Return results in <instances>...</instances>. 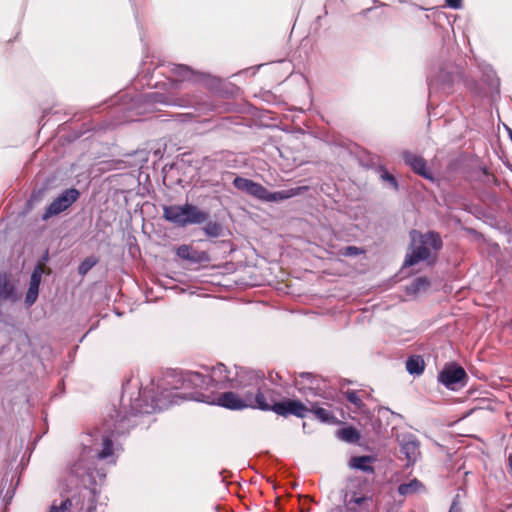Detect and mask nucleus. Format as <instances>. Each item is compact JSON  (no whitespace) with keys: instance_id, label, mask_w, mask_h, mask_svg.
<instances>
[{"instance_id":"1","label":"nucleus","mask_w":512,"mask_h":512,"mask_svg":"<svg viewBox=\"0 0 512 512\" xmlns=\"http://www.w3.org/2000/svg\"><path fill=\"white\" fill-rule=\"evenodd\" d=\"M234 369H228L223 363H218L209 369V374L181 370L168 374L155 384L151 380V388L143 387L138 377H130L122 385L121 405L127 413L151 414L163 411L180 400L195 401V394L232 389Z\"/></svg>"},{"instance_id":"2","label":"nucleus","mask_w":512,"mask_h":512,"mask_svg":"<svg viewBox=\"0 0 512 512\" xmlns=\"http://www.w3.org/2000/svg\"><path fill=\"white\" fill-rule=\"evenodd\" d=\"M138 414H132L130 408H127V413H125L121 404L118 409L114 408L109 418L105 419L104 425L110 435H101L100 450L94 447L96 444L93 443V435H86V439L82 441L83 451L80 457L69 467L70 475L77 479L76 484L87 487V485L96 483L93 472L94 459L104 460L113 456L114 445L111 437L128 434L130 429L136 426L134 417Z\"/></svg>"},{"instance_id":"3","label":"nucleus","mask_w":512,"mask_h":512,"mask_svg":"<svg viewBox=\"0 0 512 512\" xmlns=\"http://www.w3.org/2000/svg\"><path fill=\"white\" fill-rule=\"evenodd\" d=\"M125 95L118 96L112 100V105H116V113H123L124 115L118 119V122H126L132 120L127 112H131L138 103L146 102L149 104H162L166 106H177L181 108H194L198 112L206 113L214 110V105L209 97L203 93H187L182 96H174L169 93L149 92L137 95L131 98L129 102L123 100Z\"/></svg>"},{"instance_id":"4","label":"nucleus","mask_w":512,"mask_h":512,"mask_svg":"<svg viewBox=\"0 0 512 512\" xmlns=\"http://www.w3.org/2000/svg\"><path fill=\"white\" fill-rule=\"evenodd\" d=\"M163 218L178 228L202 226V232L209 239L226 236L227 229L220 221L212 220L209 211L190 202L164 206Z\"/></svg>"},{"instance_id":"5","label":"nucleus","mask_w":512,"mask_h":512,"mask_svg":"<svg viewBox=\"0 0 512 512\" xmlns=\"http://www.w3.org/2000/svg\"><path fill=\"white\" fill-rule=\"evenodd\" d=\"M233 390H236L248 403L250 409L263 410L274 391L268 388L262 371L246 367H234Z\"/></svg>"},{"instance_id":"6","label":"nucleus","mask_w":512,"mask_h":512,"mask_svg":"<svg viewBox=\"0 0 512 512\" xmlns=\"http://www.w3.org/2000/svg\"><path fill=\"white\" fill-rule=\"evenodd\" d=\"M410 238V252L406 254L403 268L412 267L421 261L428 260L431 256V250L439 251L443 246L440 235L435 231L421 233L417 230H411Z\"/></svg>"},{"instance_id":"7","label":"nucleus","mask_w":512,"mask_h":512,"mask_svg":"<svg viewBox=\"0 0 512 512\" xmlns=\"http://www.w3.org/2000/svg\"><path fill=\"white\" fill-rule=\"evenodd\" d=\"M158 69H162L159 72L160 74H170V76H167L168 82L164 83L166 89H179L180 84L185 81L194 84L203 83L207 86H211L216 81L210 75L196 71L184 64H162Z\"/></svg>"},{"instance_id":"8","label":"nucleus","mask_w":512,"mask_h":512,"mask_svg":"<svg viewBox=\"0 0 512 512\" xmlns=\"http://www.w3.org/2000/svg\"><path fill=\"white\" fill-rule=\"evenodd\" d=\"M194 396L195 402L217 405L233 411H241L249 408L248 403L236 390L224 391L222 393L206 392L203 394H195Z\"/></svg>"},{"instance_id":"9","label":"nucleus","mask_w":512,"mask_h":512,"mask_svg":"<svg viewBox=\"0 0 512 512\" xmlns=\"http://www.w3.org/2000/svg\"><path fill=\"white\" fill-rule=\"evenodd\" d=\"M454 72L450 63H443L433 67L427 77L429 94L438 92L448 93L454 84Z\"/></svg>"},{"instance_id":"10","label":"nucleus","mask_w":512,"mask_h":512,"mask_svg":"<svg viewBox=\"0 0 512 512\" xmlns=\"http://www.w3.org/2000/svg\"><path fill=\"white\" fill-rule=\"evenodd\" d=\"M437 380L448 390L458 391L467 385L469 377L461 365L448 362L438 373Z\"/></svg>"},{"instance_id":"11","label":"nucleus","mask_w":512,"mask_h":512,"mask_svg":"<svg viewBox=\"0 0 512 512\" xmlns=\"http://www.w3.org/2000/svg\"><path fill=\"white\" fill-rule=\"evenodd\" d=\"M262 411H273L284 417L294 415L298 418H305L309 408L298 399L284 398L277 401L271 395L267 401V407L263 408Z\"/></svg>"},{"instance_id":"12","label":"nucleus","mask_w":512,"mask_h":512,"mask_svg":"<svg viewBox=\"0 0 512 512\" xmlns=\"http://www.w3.org/2000/svg\"><path fill=\"white\" fill-rule=\"evenodd\" d=\"M80 197V191L71 187L62 191L45 209L41 216L43 221L61 214L69 209Z\"/></svg>"},{"instance_id":"13","label":"nucleus","mask_w":512,"mask_h":512,"mask_svg":"<svg viewBox=\"0 0 512 512\" xmlns=\"http://www.w3.org/2000/svg\"><path fill=\"white\" fill-rule=\"evenodd\" d=\"M402 158L404 163L409 166L415 174L430 182L436 181L434 174L427 166V161L422 156L416 155L410 151H403Z\"/></svg>"},{"instance_id":"14","label":"nucleus","mask_w":512,"mask_h":512,"mask_svg":"<svg viewBox=\"0 0 512 512\" xmlns=\"http://www.w3.org/2000/svg\"><path fill=\"white\" fill-rule=\"evenodd\" d=\"M400 451L405 455L407 465H413L420 456V443L414 435H404L400 440Z\"/></svg>"},{"instance_id":"15","label":"nucleus","mask_w":512,"mask_h":512,"mask_svg":"<svg viewBox=\"0 0 512 512\" xmlns=\"http://www.w3.org/2000/svg\"><path fill=\"white\" fill-rule=\"evenodd\" d=\"M21 299V293L18 291L15 283L5 272H0V300L11 303L18 302Z\"/></svg>"},{"instance_id":"16","label":"nucleus","mask_w":512,"mask_h":512,"mask_svg":"<svg viewBox=\"0 0 512 512\" xmlns=\"http://www.w3.org/2000/svg\"><path fill=\"white\" fill-rule=\"evenodd\" d=\"M322 379L311 372H301L296 378V386L300 391L308 389L313 395H321Z\"/></svg>"},{"instance_id":"17","label":"nucleus","mask_w":512,"mask_h":512,"mask_svg":"<svg viewBox=\"0 0 512 512\" xmlns=\"http://www.w3.org/2000/svg\"><path fill=\"white\" fill-rule=\"evenodd\" d=\"M176 255L192 264H200L208 261V255L205 251H198L191 248L189 245L182 244L177 247Z\"/></svg>"},{"instance_id":"18","label":"nucleus","mask_w":512,"mask_h":512,"mask_svg":"<svg viewBox=\"0 0 512 512\" xmlns=\"http://www.w3.org/2000/svg\"><path fill=\"white\" fill-rule=\"evenodd\" d=\"M375 458L371 455L353 456L349 460V467L364 473L373 474L374 468L371 465Z\"/></svg>"},{"instance_id":"19","label":"nucleus","mask_w":512,"mask_h":512,"mask_svg":"<svg viewBox=\"0 0 512 512\" xmlns=\"http://www.w3.org/2000/svg\"><path fill=\"white\" fill-rule=\"evenodd\" d=\"M308 412L312 413L321 423L336 424L338 422L337 418L330 410L320 407L317 403H313Z\"/></svg>"},{"instance_id":"20","label":"nucleus","mask_w":512,"mask_h":512,"mask_svg":"<svg viewBox=\"0 0 512 512\" xmlns=\"http://www.w3.org/2000/svg\"><path fill=\"white\" fill-rule=\"evenodd\" d=\"M430 287V280L426 276L416 277L412 282L406 286V293L409 295H416Z\"/></svg>"},{"instance_id":"21","label":"nucleus","mask_w":512,"mask_h":512,"mask_svg":"<svg viewBox=\"0 0 512 512\" xmlns=\"http://www.w3.org/2000/svg\"><path fill=\"white\" fill-rule=\"evenodd\" d=\"M425 368L424 360L419 355H413L408 357L406 361V370L409 374L419 376L423 373Z\"/></svg>"},{"instance_id":"22","label":"nucleus","mask_w":512,"mask_h":512,"mask_svg":"<svg viewBox=\"0 0 512 512\" xmlns=\"http://www.w3.org/2000/svg\"><path fill=\"white\" fill-rule=\"evenodd\" d=\"M337 437L346 443L354 444L360 439V432L353 426H346L337 431Z\"/></svg>"},{"instance_id":"23","label":"nucleus","mask_w":512,"mask_h":512,"mask_svg":"<svg viewBox=\"0 0 512 512\" xmlns=\"http://www.w3.org/2000/svg\"><path fill=\"white\" fill-rule=\"evenodd\" d=\"M300 189L301 188H292V189H288V190L275 191V192L268 190L265 202H279L282 200L289 199L291 197L298 195Z\"/></svg>"},{"instance_id":"24","label":"nucleus","mask_w":512,"mask_h":512,"mask_svg":"<svg viewBox=\"0 0 512 512\" xmlns=\"http://www.w3.org/2000/svg\"><path fill=\"white\" fill-rule=\"evenodd\" d=\"M422 483L418 479H412L411 481L407 483H402L398 486V493L401 496H408L411 494L416 493L421 487Z\"/></svg>"},{"instance_id":"25","label":"nucleus","mask_w":512,"mask_h":512,"mask_svg":"<svg viewBox=\"0 0 512 512\" xmlns=\"http://www.w3.org/2000/svg\"><path fill=\"white\" fill-rule=\"evenodd\" d=\"M474 173L476 175V179L485 185L497 183L495 176H493L485 166L479 167Z\"/></svg>"},{"instance_id":"26","label":"nucleus","mask_w":512,"mask_h":512,"mask_svg":"<svg viewBox=\"0 0 512 512\" xmlns=\"http://www.w3.org/2000/svg\"><path fill=\"white\" fill-rule=\"evenodd\" d=\"M99 259L96 256H88L83 259L78 266V274L85 276L97 263Z\"/></svg>"},{"instance_id":"27","label":"nucleus","mask_w":512,"mask_h":512,"mask_svg":"<svg viewBox=\"0 0 512 512\" xmlns=\"http://www.w3.org/2000/svg\"><path fill=\"white\" fill-rule=\"evenodd\" d=\"M267 193H268L267 188H265L260 183L253 181L247 194L250 196H253L259 200L266 201Z\"/></svg>"},{"instance_id":"28","label":"nucleus","mask_w":512,"mask_h":512,"mask_svg":"<svg viewBox=\"0 0 512 512\" xmlns=\"http://www.w3.org/2000/svg\"><path fill=\"white\" fill-rule=\"evenodd\" d=\"M39 290H40L39 288L28 285V289L25 293V298H24V305L26 308H30L31 306H33L36 303L38 296H39Z\"/></svg>"},{"instance_id":"29","label":"nucleus","mask_w":512,"mask_h":512,"mask_svg":"<svg viewBox=\"0 0 512 512\" xmlns=\"http://www.w3.org/2000/svg\"><path fill=\"white\" fill-rule=\"evenodd\" d=\"M43 273L44 270L41 265H35L30 275L29 285L40 289Z\"/></svg>"},{"instance_id":"30","label":"nucleus","mask_w":512,"mask_h":512,"mask_svg":"<svg viewBox=\"0 0 512 512\" xmlns=\"http://www.w3.org/2000/svg\"><path fill=\"white\" fill-rule=\"evenodd\" d=\"M72 507V501L70 498H66L61 500L59 504L54 501L52 505L50 506L49 512H70V509Z\"/></svg>"},{"instance_id":"31","label":"nucleus","mask_w":512,"mask_h":512,"mask_svg":"<svg viewBox=\"0 0 512 512\" xmlns=\"http://www.w3.org/2000/svg\"><path fill=\"white\" fill-rule=\"evenodd\" d=\"M252 182H253V180H251V179H247V178H243V177L237 176L233 180V186L236 189H238V190H241V191H244V192L248 193L249 188H250Z\"/></svg>"},{"instance_id":"32","label":"nucleus","mask_w":512,"mask_h":512,"mask_svg":"<svg viewBox=\"0 0 512 512\" xmlns=\"http://www.w3.org/2000/svg\"><path fill=\"white\" fill-rule=\"evenodd\" d=\"M45 193H46L45 187L34 189L28 199V204H30V205L38 204L39 202L42 201Z\"/></svg>"},{"instance_id":"33","label":"nucleus","mask_w":512,"mask_h":512,"mask_svg":"<svg viewBox=\"0 0 512 512\" xmlns=\"http://www.w3.org/2000/svg\"><path fill=\"white\" fill-rule=\"evenodd\" d=\"M346 399L353 405H355L357 408H360L363 406L362 399L358 396L357 392L355 390H348L345 392Z\"/></svg>"},{"instance_id":"34","label":"nucleus","mask_w":512,"mask_h":512,"mask_svg":"<svg viewBox=\"0 0 512 512\" xmlns=\"http://www.w3.org/2000/svg\"><path fill=\"white\" fill-rule=\"evenodd\" d=\"M381 179L385 182H388L395 191L399 190V183L395 176L390 174L387 170H383L381 175Z\"/></svg>"},{"instance_id":"35","label":"nucleus","mask_w":512,"mask_h":512,"mask_svg":"<svg viewBox=\"0 0 512 512\" xmlns=\"http://www.w3.org/2000/svg\"><path fill=\"white\" fill-rule=\"evenodd\" d=\"M362 253H364V250L353 245L346 246L341 250V255L345 257H355Z\"/></svg>"},{"instance_id":"36","label":"nucleus","mask_w":512,"mask_h":512,"mask_svg":"<svg viewBox=\"0 0 512 512\" xmlns=\"http://www.w3.org/2000/svg\"><path fill=\"white\" fill-rule=\"evenodd\" d=\"M93 472L94 476L96 477V483H93L92 485H87V487H90L91 490L95 491V487L105 479L106 473L103 469H97L94 465Z\"/></svg>"},{"instance_id":"37","label":"nucleus","mask_w":512,"mask_h":512,"mask_svg":"<svg viewBox=\"0 0 512 512\" xmlns=\"http://www.w3.org/2000/svg\"><path fill=\"white\" fill-rule=\"evenodd\" d=\"M447 7L451 9H460L462 7V0H445Z\"/></svg>"},{"instance_id":"38","label":"nucleus","mask_w":512,"mask_h":512,"mask_svg":"<svg viewBox=\"0 0 512 512\" xmlns=\"http://www.w3.org/2000/svg\"><path fill=\"white\" fill-rule=\"evenodd\" d=\"M49 260V251L46 250L44 254L41 256V258L38 260L36 265H41V268H43V265H45Z\"/></svg>"},{"instance_id":"39","label":"nucleus","mask_w":512,"mask_h":512,"mask_svg":"<svg viewBox=\"0 0 512 512\" xmlns=\"http://www.w3.org/2000/svg\"><path fill=\"white\" fill-rule=\"evenodd\" d=\"M508 465H509V467H510V469H511V471H512V454H510V455L508 456Z\"/></svg>"},{"instance_id":"40","label":"nucleus","mask_w":512,"mask_h":512,"mask_svg":"<svg viewBox=\"0 0 512 512\" xmlns=\"http://www.w3.org/2000/svg\"><path fill=\"white\" fill-rule=\"evenodd\" d=\"M95 509H96V507H95L94 505H90V506L87 508L86 512H94V511H95Z\"/></svg>"},{"instance_id":"41","label":"nucleus","mask_w":512,"mask_h":512,"mask_svg":"<svg viewBox=\"0 0 512 512\" xmlns=\"http://www.w3.org/2000/svg\"><path fill=\"white\" fill-rule=\"evenodd\" d=\"M363 501H364V498H362V497H359V498L355 499V503L358 504V505H360Z\"/></svg>"},{"instance_id":"42","label":"nucleus","mask_w":512,"mask_h":512,"mask_svg":"<svg viewBox=\"0 0 512 512\" xmlns=\"http://www.w3.org/2000/svg\"><path fill=\"white\" fill-rule=\"evenodd\" d=\"M373 2H374V4L379 5V6H385L386 5L385 3H382L379 0H374Z\"/></svg>"},{"instance_id":"43","label":"nucleus","mask_w":512,"mask_h":512,"mask_svg":"<svg viewBox=\"0 0 512 512\" xmlns=\"http://www.w3.org/2000/svg\"><path fill=\"white\" fill-rule=\"evenodd\" d=\"M0 322L6 323V322L2 319V312H1V311H0Z\"/></svg>"}]
</instances>
